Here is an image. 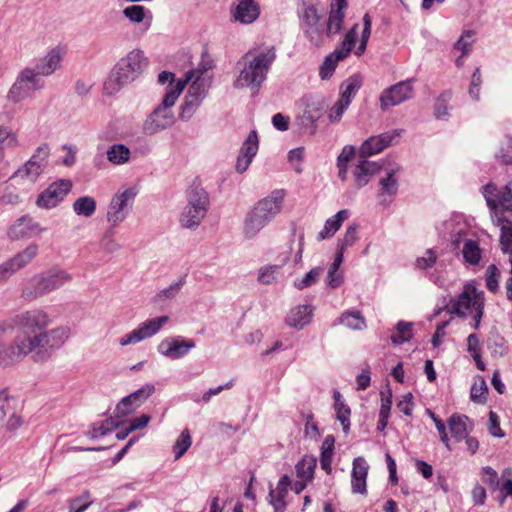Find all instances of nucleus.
<instances>
[{"label": "nucleus", "instance_id": "obj_1", "mask_svg": "<svg viewBox=\"0 0 512 512\" xmlns=\"http://www.w3.org/2000/svg\"><path fill=\"white\" fill-rule=\"evenodd\" d=\"M17 323L18 334L15 343L0 357V363L8 364L9 361L20 359L36 348L49 343L48 333L45 331L48 317L45 313L41 311L27 312L19 317Z\"/></svg>", "mask_w": 512, "mask_h": 512}, {"label": "nucleus", "instance_id": "obj_2", "mask_svg": "<svg viewBox=\"0 0 512 512\" xmlns=\"http://www.w3.org/2000/svg\"><path fill=\"white\" fill-rule=\"evenodd\" d=\"M485 295L474 282L463 286L461 293L450 299L446 306L447 312L461 318L471 317L474 328L478 329L484 314Z\"/></svg>", "mask_w": 512, "mask_h": 512}, {"label": "nucleus", "instance_id": "obj_3", "mask_svg": "<svg viewBox=\"0 0 512 512\" xmlns=\"http://www.w3.org/2000/svg\"><path fill=\"white\" fill-rule=\"evenodd\" d=\"M274 59L273 48L254 49L246 53L240 62L242 68L235 81V86L243 88L253 84L259 85L265 79L268 68Z\"/></svg>", "mask_w": 512, "mask_h": 512}, {"label": "nucleus", "instance_id": "obj_4", "mask_svg": "<svg viewBox=\"0 0 512 512\" xmlns=\"http://www.w3.org/2000/svg\"><path fill=\"white\" fill-rule=\"evenodd\" d=\"M285 198L283 190L273 191L258 201L245 221V233L252 237L259 232L281 209Z\"/></svg>", "mask_w": 512, "mask_h": 512}, {"label": "nucleus", "instance_id": "obj_5", "mask_svg": "<svg viewBox=\"0 0 512 512\" xmlns=\"http://www.w3.org/2000/svg\"><path fill=\"white\" fill-rule=\"evenodd\" d=\"M193 75L194 73H186L183 79L178 80L175 84L170 83L162 102L164 108L156 109L151 115L150 123L146 126L149 132L153 133L157 128H166L172 123V115H168L166 109L175 104L184 88L193 79Z\"/></svg>", "mask_w": 512, "mask_h": 512}, {"label": "nucleus", "instance_id": "obj_6", "mask_svg": "<svg viewBox=\"0 0 512 512\" xmlns=\"http://www.w3.org/2000/svg\"><path fill=\"white\" fill-rule=\"evenodd\" d=\"M208 204L207 193L199 183L194 182L188 190V205L180 219L182 226L191 228L199 225L206 215Z\"/></svg>", "mask_w": 512, "mask_h": 512}, {"label": "nucleus", "instance_id": "obj_7", "mask_svg": "<svg viewBox=\"0 0 512 512\" xmlns=\"http://www.w3.org/2000/svg\"><path fill=\"white\" fill-rule=\"evenodd\" d=\"M483 195L487 206L493 211V216L497 213L512 211V182L508 183L501 191L493 183H488L483 187Z\"/></svg>", "mask_w": 512, "mask_h": 512}, {"label": "nucleus", "instance_id": "obj_8", "mask_svg": "<svg viewBox=\"0 0 512 512\" xmlns=\"http://www.w3.org/2000/svg\"><path fill=\"white\" fill-rule=\"evenodd\" d=\"M72 182L69 179H60L52 182L36 200L37 206L50 209L56 207L71 191Z\"/></svg>", "mask_w": 512, "mask_h": 512}, {"label": "nucleus", "instance_id": "obj_9", "mask_svg": "<svg viewBox=\"0 0 512 512\" xmlns=\"http://www.w3.org/2000/svg\"><path fill=\"white\" fill-rule=\"evenodd\" d=\"M401 130H393L380 135L371 136L361 145L359 149L360 158H368L382 152L385 148L397 144Z\"/></svg>", "mask_w": 512, "mask_h": 512}, {"label": "nucleus", "instance_id": "obj_10", "mask_svg": "<svg viewBox=\"0 0 512 512\" xmlns=\"http://www.w3.org/2000/svg\"><path fill=\"white\" fill-rule=\"evenodd\" d=\"M154 392V387L146 385L138 391L123 398L116 407L117 417H126L136 411L138 407Z\"/></svg>", "mask_w": 512, "mask_h": 512}, {"label": "nucleus", "instance_id": "obj_11", "mask_svg": "<svg viewBox=\"0 0 512 512\" xmlns=\"http://www.w3.org/2000/svg\"><path fill=\"white\" fill-rule=\"evenodd\" d=\"M169 320L168 316H161L144 322L138 329L120 339L121 345L141 341L157 333Z\"/></svg>", "mask_w": 512, "mask_h": 512}, {"label": "nucleus", "instance_id": "obj_12", "mask_svg": "<svg viewBox=\"0 0 512 512\" xmlns=\"http://www.w3.org/2000/svg\"><path fill=\"white\" fill-rule=\"evenodd\" d=\"M412 87L408 82H400L383 91L380 96L381 109L387 110L410 98Z\"/></svg>", "mask_w": 512, "mask_h": 512}, {"label": "nucleus", "instance_id": "obj_13", "mask_svg": "<svg viewBox=\"0 0 512 512\" xmlns=\"http://www.w3.org/2000/svg\"><path fill=\"white\" fill-rule=\"evenodd\" d=\"M136 194L135 187L120 189L111 200L108 212L109 219L114 222L122 220V212L134 200Z\"/></svg>", "mask_w": 512, "mask_h": 512}, {"label": "nucleus", "instance_id": "obj_14", "mask_svg": "<svg viewBox=\"0 0 512 512\" xmlns=\"http://www.w3.org/2000/svg\"><path fill=\"white\" fill-rule=\"evenodd\" d=\"M361 159L353 169L354 185L357 188L365 186L382 168L377 162L369 161L367 158Z\"/></svg>", "mask_w": 512, "mask_h": 512}, {"label": "nucleus", "instance_id": "obj_15", "mask_svg": "<svg viewBox=\"0 0 512 512\" xmlns=\"http://www.w3.org/2000/svg\"><path fill=\"white\" fill-rule=\"evenodd\" d=\"M188 73H194L193 79L188 83L190 84L188 88V95L186 99V104L188 105H197L198 102L204 97L207 91V81L203 78L204 71L201 69H193Z\"/></svg>", "mask_w": 512, "mask_h": 512}, {"label": "nucleus", "instance_id": "obj_16", "mask_svg": "<svg viewBox=\"0 0 512 512\" xmlns=\"http://www.w3.org/2000/svg\"><path fill=\"white\" fill-rule=\"evenodd\" d=\"M347 7V0H332L326 29L328 36L337 34L342 29Z\"/></svg>", "mask_w": 512, "mask_h": 512}, {"label": "nucleus", "instance_id": "obj_17", "mask_svg": "<svg viewBox=\"0 0 512 512\" xmlns=\"http://www.w3.org/2000/svg\"><path fill=\"white\" fill-rule=\"evenodd\" d=\"M493 222L500 228V247L504 253L512 254V221L503 213H497L492 217Z\"/></svg>", "mask_w": 512, "mask_h": 512}, {"label": "nucleus", "instance_id": "obj_18", "mask_svg": "<svg viewBox=\"0 0 512 512\" xmlns=\"http://www.w3.org/2000/svg\"><path fill=\"white\" fill-rule=\"evenodd\" d=\"M260 14L258 4L254 0H239L233 11V17L236 21L243 24L254 22Z\"/></svg>", "mask_w": 512, "mask_h": 512}, {"label": "nucleus", "instance_id": "obj_19", "mask_svg": "<svg viewBox=\"0 0 512 512\" xmlns=\"http://www.w3.org/2000/svg\"><path fill=\"white\" fill-rule=\"evenodd\" d=\"M312 316V306L298 305L289 311L286 316V323L293 328L301 329L310 323Z\"/></svg>", "mask_w": 512, "mask_h": 512}, {"label": "nucleus", "instance_id": "obj_20", "mask_svg": "<svg viewBox=\"0 0 512 512\" xmlns=\"http://www.w3.org/2000/svg\"><path fill=\"white\" fill-rule=\"evenodd\" d=\"M291 485V480L288 475H283L277 487L270 492V503L274 507L275 512H284L286 508V497L288 489Z\"/></svg>", "mask_w": 512, "mask_h": 512}, {"label": "nucleus", "instance_id": "obj_21", "mask_svg": "<svg viewBox=\"0 0 512 512\" xmlns=\"http://www.w3.org/2000/svg\"><path fill=\"white\" fill-rule=\"evenodd\" d=\"M368 475V465L366 461L359 457L353 461L352 469V489L355 493L366 492V479Z\"/></svg>", "mask_w": 512, "mask_h": 512}, {"label": "nucleus", "instance_id": "obj_22", "mask_svg": "<svg viewBox=\"0 0 512 512\" xmlns=\"http://www.w3.org/2000/svg\"><path fill=\"white\" fill-rule=\"evenodd\" d=\"M448 427L454 439L459 442L468 435L469 419L465 415L453 414L448 419Z\"/></svg>", "mask_w": 512, "mask_h": 512}, {"label": "nucleus", "instance_id": "obj_23", "mask_svg": "<svg viewBox=\"0 0 512 512\" xmlns=\"http://www.w3.org/2000/svg\"><path fill=\"white\" fill-rule=\"evenodd\" d=\"M349 217L348 210H340L337 214L327 219L323 229L319 233V239L331 238L341 227L344 221Z\"/></svg>", "mask_w": 512, "mask_h": 512}, {"label": "nucleus", "instance_id": "obj_24", "mask_svg": "<svg viewBox=\"0 0 512 512\" xmlns=\"http://www.w3.org/2000/svg\"><path fill=\"white\" fill-rule=\"evenodd\" d=\"M37 251L38 247L36 245L27 247L23 252L19 253L6 263L3 269L10 272H15L21 269L36 256Z\"/></svg>", "mask_w": 512, "mask_h": 512}, {"label": "nucleus", "instance_id": "obj_25", "mask_svg": "<svg viewBox=\"0 0 512 512\" xmlns=\"http://www.w3.org/2000/svg\"><path fill=\"white\" fill-rule=\"evenodd\" d=\"M358 25H354L348 33L345 35L341 46L331 53L339 62L348 57L352 49L354 48L357 40Z\"/></svg>", "mask_w": 512, "mask_h": 512}, {"label": "nucleus", "instance_id": "obj_26", "mask_svg": "<svg viewBox=\"0 0 512 512\" xmlns=\"http://www.w3.org/2000/svg\"><path fill=\"white\" fill-rule=\"evenodd\" d=\"M334 448H335V438L332 435H328L322 443L321 457H320L321 468L327 474H330L332 471Z\"/></svg>", "mask_w": 512, "mask_h": 512}, {"label": "nucleus", "instance_id": "obj_27", "mask_svg": "<svg viewBox=\"0 0 512 512\" xmlns=\"http://www.w3.org/2000/svg\"><path fill=\"white\" fill-rule=\"evenodd\" d=\"M362 83L363 81L360 75H353L349 77L341 86L340 99H342L345 104L350 105L351 99L361 88Z\"/></svg>", "mask_w": 512, "mask_h": 512}, {"label": "nucleus", "instance_id": "obj_28", "mask_svg": "<svg viewBox=\"0 0 512 512\" xmlns=\"http://www.w3.org/2000/svg\"><path fill=\"white\" fill-rule=\"evenodd\" d=\"M316 459L312 456H304L296 465V476L298 479L311 481L314 477Z\"/></svg>", "mask_w": 512, "mask_h": 512}, {"label": "nucleus", "instance_id": "obj_29", "mask_svg": "<svg viewBox=\"0 0 512 512\" xmlns=\"http://www.w3.org/2000/svg\"><path fill=\"white\" fill-rule=\"evenodd\" d=\"M467 346H468V351L476 364V367L480 371H485L486 365H485L484 361L482 360L481 345H480L479 338L476 334H470L468 336Z\"/></svg>", "mask_w": 512, "mask_h": 512}, {"label": "nucleus", "instance_id": "obj_30", "mask_svg": "<svg viewBox=\"0 0 512 512\" xmlns=\"http://www.w3.org/2000/svg\"><path fill=\"white\" fill-rule=\"evenodd\" d=\"M413 337L412 324L407 322H399L392 332L390 338L394 344H402L409 341Z\"/></svg>", "mask_w": 512, "mask_h": 512}, {"label": "nucleus", "instance_id": "obj_31", "mask_svg": "<svg viewBox=\"0 0 512 512\" xmlns=\"http://www.w3.org/2000/svg\"><path fill=\"white\" fill-rule=\"evenodd\" d=\"M62 54L64 51L59 47L53 49L47 56L46 63L39 67V74L49 75L51 74L59 65L62 60Z\"/></svg>", "mask_w": 512, "mask_h": 512}, {"label": "nucleus", "instance_id": "obj_32", "mask_svg": "<svg viewBox=\"0 0 512 512\" xmlns=\"http://www.w3.org/2000/svg\"><path fill=\"white\" fill-rule=\"evenodd\" d=\"M122 63L127 70L131 72L141 71L143 67L147 65V61L140 51L130 52L127 57L123 59Z\"/></svg>", "mask_w": 512, "mask_h": 512}, {"label": "nucleus", "instance_id": "obj_33", "mask_svg": "<svg viewBox=\"0 0 512 512\" xmlns=\"http://www.w3.org/2000/svg\"><path fill=\"white\" fill-rule=\"evenodd\" d=\"M488 396V387L485 380L482 377H479L475 380L472 385L470 397L471 400L478 404H484L487 401Z\"/></svg>", "mask_w": 512, "mask_h": 512}, {"label": "nucleus", "instance_id": "obj_34", "mask_svg": "<svg viewBox=\"0 0 512 512\" xmlns=\"http://www.w3.org/2000/svg\"><path fill=\"white\" fill-rule=\"evenodd\" d=\"M73 208L76 214L89 217L96 209V202L92 197H80L74 202Z\"/></svg>", "mask_w": 512, "mask_h": 512}, {"label": "nucleus", "instance_id": "obj_35", "mask_svg": "<svg viewBox=\"0 0 512 512\" xmlns=\"http://www.w3.org/2000/svg\"><path fill=\"white\" fill-rule=\"evenodd\" d=\"M130 151L129 149L124 145H113L108 151H107V158L108 160L115 164H123L129 160Z\"/></svg>", "mask_w": 512, "mask_h": 512}, {"label": "nucleus", "instance_id": "obj_36", "mask_svg": "<svg viewBox=\"0 0 512 512\" xmlns=\"http://www.w3.org/2000/svg\"><path fill=\"white\" fill-rule=\"evenodd\" d=\"M463 257L466 262L476 265L481 259V249L476 241L468 240L463 246Z\"/></svg>", "mask_w": 512, "mask_h": 512}, {"label": "nucleus", "instance_id": "obj_37", "mask_svg": "<svg viewBox=\"0 0 512 512\" xmlns=\"http://www.w3.org/2000/svg\"><path fill=\"white\" fill-rule=\"evenodd\" d=\"M191 443V434L188 429H184L173 446V451L175 453L176 460H178L185 454V452L191 446Z\"/></svg>", "mask_w": 512, "mask_h": 512}, {"label": "nucleus", "instance_id": "obj_38", "mask_svg": "<svg viewBox=\"0 0 512 512\" xmlns=\"http://www.w3.org/2000/svg\"><path fill=\"white\" fill-rule=\"evenodd\" d=\"M343 262V251H339L336 256H335V259L330 267V270H329V275H328V284L330 287L332 288H337L341 285V283L343 282V277L341 274H337V278H334V275L336 274V272H338V269L340 267V265L342 264Z\"/></svg>", "mask_w": 512, "mask_h": 512}, {"label": "nucleus", "instance_id": "obj_39", "mask_svg": "<svg viewBox=\"0 0 512 512\" xmlns=\"http://www.w3.org/2000/svg\"><path fill=\"white\" fill-rule=\"evenodd\" d=\"M340 322L352 329H362L365 327V319L358 311L343 313Z\"/></svg>", "mask_w": 512, "mask_h": 512}, {"label": "nucleus", "instance_id": "obj_40", "mask_svg": "<svg viewBox=\"0 0 512 512\" xmlns=\"http://www.w3.org/2000/svg\"><path fill=\"white\" fill-rule=\"evenodd\" d=\"M501 277V272L499 268L495 264H491L486 269V287L492 292L496 293L499 290V280Z\"/></svg>", "mask_w": 512, "mask_h": 512}, {"label": "nucleus", "instance_id": "obj_41", "mask_svg": "<svg viewBox=\"0 0 512 512\" xmlns=\"http://www.w3.org/2000/svg\"><path fill=\"white\" fill-rule=\"evenodd\" d=\"M193 346L194 342L191 340H173L167 350V355L173 358L181 357Z\"/></svg>", "mask_w": 512, "mask_h": 512}, {"label": "nucleus", "instance_id": "obj_42", "mask_svg": "<svg viewBox=\"0 0 512 512\" xmlns=\"http://www.w3.org/2000/svg\"><path fill=\"white\" fill-rule=\"evenodd\" d=\"M5 145L8 148H15L19 145V139L16 132L8 127L0 125V148Z\"/></svg>", "mask_w": 512, "mask_h": 512}, {"label": "nucleus", "instance_id": "obj_43", "mask_svg": "<svg viewBox=\"0 0 512 512\" xmlns=\"http://www.w3.org/2000/svg\"><path fill=\"white\" fill-rule=\"evenodd\" d=\"M497 488L503 498L512 497V470L510 468L502 471Z\"/></svg>", "mask_w": 512, "mask_h": 512}, {"label": "nucleus", "instance_id": "obj_44", "mask_svg": "<svg viewBox=\"0 0 512 512\" xmlns=\"http://www.w3.org/2000/svg\"><path fill=\"white\" fill-rule=\"evenodd\" d=\"M380 196L388 195L393 196L397 192V179L395 173L391 172L386 178L380 180Z\"/></svg>", "mask_w": 512, "mask_h": 512}, {"label": "nucleus", "instance_id": "obj_45", "mask_svg": "<svg viewBox=\"0 0 512 512\" xmlns=\"http://www.w3.org/2000/svg\"><path fill=\"white\" fill-rule=\"evenodd\" d=\"M472 37L473 33L471 31L465 32L460 39L456 42L454 46L455 51L460 52L459 58H462L465 54L468 53L471 45H472ZM457 66H460V59L457 60Z\"/></svg>", "mask_w": 512, "mask_h": 512}, {"label": "nucleus", "instance_id": "obj_46", "mask_svg": "<svg viewBox=\"0 0 512 512\" xmlns=\"http://www.w3.org/2000/svg\"><path fill=\"white\" fill-rule=\"evenodd\" d=\"M258 150V136L255 131H251L244 142L241 153L244 155H248L250 157H254Z\"/></svg>", "mask_w": 512, "mask_h": 512}, {"label": "nucleus", "instance_id": "obj_47", "mask_svg": "<svg viewBox=\"0 0 512 512\" xmlns=\"http://www.w3.org/2000/svg\"><path fill=\"white\" fill-rule=\"evenodd\" d=\"M46 164L40 160L35 159L34 156H32L24 165L25 172L28 176L37 177L39 176Z\"/></svg>", "mask_w": 512, "mask_h": 512}, {"label": "nucleus", "instance_id": "obj_48", "mask_svg": "<svg viewBox=\"0 0 512 512\" xmlns=\"http://www.w3.org/2000/svg\"><path fill=\"white\" fill-rule=\"evenodd\" d=\"M321 272L320 268L311 269L300 281L295 283V286L300 290L310 287L316 283Z\"/></svg>", "mask_w": 512, "mask_h": 512}, {"label": "nucleus", "instance_id": "obj_49", "mask_svg": "<svg viewBox=\"0 0 512 512\" xmlns=\"http://www.w3.org/2000/svg\"><path fill=\"white\" fill-rule=\"evenodd\" d=\"M338 62L339 61L332 54L328 55L320 67V77L322 79L330 78L335 71Z\"/></svg>", "mask_w": 512, "mask_h": 512}, {"label": "nucleus", "instance_id": "obj_50", "mask_svg": "<svg viewBox=\"0 0 512 512\" xmlns=\"http://www.w3.org/2000/svg\"><path fill=\"white\" fill-rule=\"evenodd\" d=\"M37 74L30 69H26L21 73L19 81L12 87L10 91V96L16 100V95H18L19 90L21 89V85L24 82H33Z\"/></svg>", "mask_w": 512, "mask_h": 512}, {"label": "nucleus", "instance_id": "obj_51", "mask_svg": "<svg viewBox=\"0 0 512 512\" xmlns=\"http://www.w3.org/2000/svg\"><path fill=\"white\" fill-rule=\"evenodd\" d=\"M363 21H364V28H363L360 44L355 51L356 55L363 54V52L366 49V44H367L368 38L370 36V29H371L370 16L368 14H366L363 18Z\"/></svg>", "mask_w": 512, "mask_h": 512}, {"label": "nucleus", "instance_id": "obj_52", "mask_svg": "<svg viewBox=\"0 0 512 512\" xmlns=\"http://www.w3.org/2000/svg\"><path fill=\"white\" fill-rule=\"evenodd\" d=\"M319 9L316 5H307L303 11V19L309 26H314L320 19Z\"/></svg>", "mask_w": 512, "mask_h": 512}, {"label": "nucleus", "instance_id": "obj_53", "mask_svg": "<svg viewBox=\"0 0 512 512\" xmlns=\"http://www.w3.org/2000/svg\"><path fill=\"white\" fill-rule=\"evenodd\" d=\"M436 260V253L433 250L429 249L425 252L423 256L417 258L416 267L421 270L428 269L436 263Z\"/></svg>", "mask_w": 512, "mask_h": 512}, {"label": "nucleus", "instance_id": "obj_54", "mask_svg": "<svg viewBox=\"0 0 512 512\" xmlns=\"http://www.w3.org/2000/svg\"><path fill=\"white\" fill-rule=\"evenodd\" d=\"M482 481L490 488L496 489L499 486L498 474L491 467H484L481 471Z\"/></svg>", "mask_w": 512, "mask_h": 512}, {"label": "nucleus", "instance_id": "obj_55", "mask_svg": "<svg viewBox=\"0 0 512 512\" xmlns=\"http://www.w3.org/2000/svg\"><path fill=\"white\" fill-rule=\"evenodd\" d=\"M90 494L85 492L82 496L70 500V512H83L89 505Z\"/></svg>", "mask_w": 512, "mask_h": 512}, {"label": "nucleus", "instance_id": "obj_56", "mask_svg": "<svg viewBox=\"0 0 512 512\" xmlns=\"http://www.w3.org/2000/svg\"><path fill=\"white\" fill-rule=\"evenodd\" d=\"M124 14L133 22H141L145 17V9L140 5H133L124 9Z\"/></svg>", "mask_w": 512, "mask_h": 512}, {"label": "nucleus", "instance_id": "obj_57", "mask_svg": "<svg viewBox=\"0 0 512 512\" xmlns=\"http://www.w3.org/2000/svg\"><path fill=\"white\" fill-rule=\"evenodd\" d=\"M150 416L147 414H142L138 417L131 419L128 423V427L126 428V434L133 432L138 429L145 428L150 422Z\"/></svg>", "mask_w": 512, "mask_h": 512}, {"label": "nucleus", "instance_id": "obj_58", "mask_svg": "<svg viewBox=\"0 0 512 512\" xmlns=\"http://www.w3.org/2000/svg\"><path fill=\"white\" fill-rule=\"evenodd\" d=\"M482 84L481 73L479 69H476L472 74L471 83L469 87V94L475 100L479 99L480 86Z\"/></svg>", "mask_w": 512, "mask_h": 512}, {"label": "nucleus", "instance_id": "obj_59", "mask_svg": "<svg viewBox=\"0 0 512 512\" xmlns=\"http://www.w3.org/2000/svg\"><path fill=\"white\" fill-rule=\"evenodd\" d=\"M348 106L349 104H345V102L339 98V100L329 110V119L333 122L338 121Z\"/></svg>", "mask_w": 512, "mask_h": 512}, {"label": "nucleus", "instance_id": "obj_60", "mask_svg": "<svg viewBox=\"0 0 512 512\" xmlns=\"http://www.w3.org/2000/svg\"><path fill=\"white\" fill-rule=\"evenodd\" d=\"M499 158L504 164H512V138L502 143Z\"/></svg>", "mask_w": 512, "mask_h": 512}, {"label": "nucleus", "instance_id": "obj_61", "mask_svg": "<svg viewBox=\"0 0 512 512\" xmlns=\"http://www.w3.org/2000/svg\"><path fill=\"white\" fill-rule=\"evenodd\" d=\"M397 408L405 415L411 416L414 408V403L412 401V395L407 394L402 397V399L397 403Z\"/></svg>", "mask_w": 512, "mask_h": 512}, {"label": "nucleus", "instance_id": "obj_62", "mask_svg": "<svg viewBox=\"0 0 512 512\" xmlns=\"http://www.w3.org/2000/svg\"><path fill=\"white\" fill-rule=\"evenodd\" d=\"M448 98L446 95H441L435 102V115L437 118H442L448 114L447 107Z\"/></svg>", "mask_w": 512, "mask_h": 512}, {"label": "nucleus", "instance_id": "obj_63", "mask_svg": "<svg viewBox=\"0 0 512 512\" xmlns=\"http://www.w3.org/2000/svg\"><path fill=\"white\" fill-rule=\"evenodd\" d=\"M272 123L278 130L286 131L289 128L290 118L281 113H277L273 116Z\"/></svg>", "mask_w": 512, "mask_h": 512}, {"label": "nucleus", "instance_id": "obj_64", "mask_svg": "<svg viewBox=\"0 0 512 512\" xmlns=\"http://www.w3.org/2000/svg\"><path fill=\"white\" fill-rule=\"evenodd\" d=\"M486 497L487 494L485 488L480 484L475 485L472 490V498L474 503L476 505H483L485 503Z\"/></svg>", "mask_w": 512, "mask_h": 512}]
</instances>
